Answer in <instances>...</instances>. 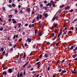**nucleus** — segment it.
Wrapping results in <instances>:
<instances>
[{"instance_id": "34", "label": "nucleus", "mask_w": 77, "mask_h": 77, "mask_svg": "<svg viewBox=\"0 0 77 77\" xmlns=\"http://www.w3.org/2000/svg\"><path fill=\"white\" fill-rule=\"evenodd\" d=\"M13 50H14V49H13V48H11V49H10V51L11 52V51H13Z\"/></svg>"}, {"instance_id": "21", "label": "nucleus", "mask_w": 77, "mask_h": 77, "mask_svg": "<svg viewBox=\"0 0 77 77\" xmlns=\"http://www.w3.org/2000/svg\"><path fill=\"white\" fill-rule=\"evenodd\" d=\"M42 15L40 14L39 15V18L40 19H41V18H42Z\"/></svg>"}, {"instance_id": "48", "label": "nucleus", "mask_w": 77, "mask_h": 77, "mask_svg": "<svg viewBox=\"0 0 77 77\" xmlns=\"http://www.w3.org/2000/svg\"><path fill=\"white\" fill-rule=\"evenodd\" d=\"M48 8V7H46L45 8V10H47V9Z\"/></svg>"}, {"instance_id": "12", "label": "nucleus", "mask_w": 77, "mask_h": 77, "mask_svg": "<svg viewBox=\"0 0 77 77\" xmlns=\"http://www.w3.org/2000/svg\"><path fill=\"white\" fill-rule=\"evenodd\" d=\"M8 43L9 44V46H10V47H11L12 45V43H11V42H9Z\"/></svg>"}, {"instance_id": "38", "label": "nucleus", "mask_w": 77, "mask_h": 77, "mask_svg": "<svg viewBox=\"0 0 77 77\" xmlns=\"http://www.w3.org/2000/svg\"><path fill=\"white\" fill-rule=\"evenodd\" d=\"M59 62V60H58L57 61H56V63L57 64Z\"/></svg>"}, {"instance_id": "55", "label": "nucleus", "mask_w": 77, "mask_h": 77, "mask_svg": "<svg viewBox=\"0 0 77 77\" xmlns=\"http://www.w3.org/2000/svg\"><path fill=\"white\" fill-rule=\"evenodd\" d=\"M72 74H75L76 72H74V71H73V72H72Z\"/></svg>"}, {"instance_id": "59", "label": "nucleus", "mask_w": 77, "mask_h": 77, "mask_svg": "<svg viewBox=\"0 0 77 77\" xmlns=\"http://www.w3.org/2000/svg\"><path fill=\"white\" fill-rule=\"evenodd\" d=\"M37 34V32H36V31H35V35H36Z\"/></svg>"}, {"instance_id": "27", "label": "nucleus", "mask_w": 77, "mask_h": 77, "mask_svg": "<svg viewBox=\"0 0 77 77\" xmlns=\"http://www.w3.org/2000/svg\"><path fill=\"white\" fill-rule=\"evenodd\" d=\"M21 60L20 59L18 61V62L19 63H20V62H21Z\"/></svg>"}, {"instance_id": "64", "label": "nucleus", "mask_w": 77, "mask_h": 77, "mask_svg": "<svg viewBox=\"0 0 77 77\" xmlns=\"http://www.w3.org/2000/svg\"><path fill=\"white\" fill-rule=\"evenodd\" d=\"M34 24H32V25H31V27H34Z\"/></svg>"}, {"instance_id": "51", "label": "nucleus", "mask_w": 77, "mask_h": 77, "mask_svg": "<svg viewBox=\"0 0 77 77\" xmlns=\"http://www.w3.org/2000/svg\"><path fill=\"white\" fill-rule=\"evenodd\" d=\"M16 46H17V45H14V46H13L14 48H15L16 47Z\"/></svg>"}, {"instance_id": "4", "label": "nucleus", "mask_w": 77, "mask_h": 77, "mask_svg": "<svg viewBox=\"0 0 77 77\" xmlns=\"http://www.w3.org/2000/svg\"><path fill=\"white\" fill-rule=\"evenodd\" d=\"M3 75H5H5H7V72H6V71H5L3 72Z\"/></svg>"}, {"instance_id": "30", "label": "nucleus", "mask_w": 77, "mask_h": 77, "mask_svg": "<svg viewBox=\"0 0 77 77\" xmlns=\"http://www.w3.org/2000/svg\"><path fill=\"white\" fill-rule=\"evenodd\" d=\"M72 11H73V10L72 9L70 10H69V12H72Z\"/></svg>"}, {"instance_id": "24", "label": "nucleus", "mask_w": 77, "mask_h": 77, "mask_svg": "<svg viewBox=\"0 0 77 77\" xmlns=\"http://www.w3.org/2000/svg\"><path fill=\"white\" fill-rule=\"evenodd\" d=\"M52 37H54V33H52Z\"/></svg>"}, {"instance_id": "46", "label": "nucleus", "mask_w": 77, "mask_h": 77, "mask_svg": "<svg viewBox=\"0 0 77 77\" xmlns=\"http://www.w3.org/2000/svg\"><path fill=\"white\" fill-rule=\"evenodd\" d=\"M3 28L2 27L0 28V30L1 31H2V30H3Z\"/></svg>"}, {"instance_id": "63", "label": "nucleus", "mask_w": 77, "mask_h": 77, "mask_svg": "<svg viewBox=\"0 0 77 77\" xmlns=\"http://www.w3.org/2000/svg\"><path fill=\"white\" fill-rule=\"evenodd\" d=\"M2 54H5V51L2 52Z\"/></svg>"}, {"instance_id": "6", "label": "nucleus", "mask_w": 77, "mask_h": 77, "mask_svg": "<svg viewBox=\"0 0 77 77\" xmlns=\"http://www.w3.org/2000/svg\"><path fill=\"white\" fill-rule=\"evenodd\" d=\"M60 39V38L59 37L57 36V39L56 40V41L57 42V41H59Z\"/></svg>"}, {"instance_id": "18", "label": "nucleus", "mask_w": 77, "mask_h": 77, "mask_svg": "<svg viewBox=\"0 0 77 77\" xmlns=\"http://www.w3.org/2000/svg\"><path fill=\"white\" fill-rule=\"evenodd\" d=\"M64 70H63L62 72V73H65V72H66V71L65 70V69H64Z\"/></svg>"}, {"instance_id": "2", "label": "nucleus", "mask_w": 77, "mask_h": 77, "mask_svg": "<svg viewBox=\"0 0 77 77\" xmlns=\"http://www.w3.org/2000/svg\"><path fill=\"white\" fill-rule=\"evenodd\" d=\"M26 11L28 12V13H29V12H30V8H26Z\"/></svg>"}, {"instance_id": "40", "label": "nucleus", "mask_w": 77, "mask_h": 77, "mask_svg": "<svg viewBox=\"0 0 77 77\" xmlns=\"http://www.w3.org/2000/svg\"><path fill=\"white\" fill-rule=\"evenodd\" d=\"M73 48L74 47H73V46H72L70 48V50H73Z\"/></svg>"}, {"instance_id": "5", "label": "nucleus", "mask_w": 77, "mask_h": 77, "mask_svg": "<svg viewBox=\"0 0 77 77\" xmlns=\"http://www.w3.org/2000/svg\"><path fill=\"white\" fill-rule=\"evenodd\" d=\"M38 36H42V33L39 32H38Z\"/></svg>"}, {"instance_id": "17", "label": "nucleus", "mask_w": 77, "mask_h": 77, "mask_svg": "<svg viewBox=\"0 0 77 77\" xmlns=\"http://www.w3.org/2000/svg\"><path fill=\"white\" fill-rule=\"evenodd\" d=\"M18 28H20V26H21V23H19L18 24Z\"/></svg>"}, {"instance_id": "57", "label": "nucleus", "mask_w": 77, "mask_h": 77, "mask_svg": "<svg viewBox=\"0 0 77 77\" xmlns=\"http://www.w3.org/2000/svg\"><path fill=\"white\" fill-rule=\"evenodd\" d=\"M61 71H62V69H60L59 70L58 72H60Z\"/></svg>"}, {"instance_id": "26", "label": "nucleus", "mask_w": 77, "mask_h": 77, "mask_svg": "<svg viewBox=\"0 0 77 77\" xmlns=\"http://www.w3.org/2000/svg\"><path fill=\"white\" fill-rule=\"evenodd\" d=\"M42 54H41L39 56V58L41 59V57H42Z\"/></svg>"}, {"instance_id": "47", "label": "nucleus", "mask_w": 77, "mask_h": 77, "mask_svg": "<svg viewBox=\"0 0 77 77\" xmlns=\"http://www.w3.org/2000/svg\"><path fill=\"white\" fill-rule=\"evenodd\" d=\"M2 10L4 11H5V8L3 7L2 8Z\"/></svg>"}, {"instance_id": "20", "label": "nucleus", "mask_w": 77, "mask_h": 77, "mask_svg": "<svg viewBox=\"0 0 77 77\" xmlns=\"http://www.w3.org/2000/svg\"><path fill=\"white\" fill-rule=\"evenodd\" d=\"M65 59H64L61 62V63H63V62H64V61H65Z\"/></svg>"}, {"instance_id": "36", "label": "nucleus", "mask_w": 77, "mask_h": 77, "mask_svg": "<svg viewBox=\"0 0 77 77\" xmlns=\"http://www.w3.org/2000/svg\"><path fill=\"white\" fill-rule=\"evenodd\" d=\"M61 11H62V9H60L58 11V12L59 13H61Z\"/></svg>"}, {"instance_id": "49", "label": "nucleus", "mask_w": 77, "mask_h": 77, "mask_svg": "<svg viewBox=\"0 0 77 77\" xmlns=\"http://www.w3.org/2000/svg\"><path fill=\"white\" fill-rule=\"evenodd\" d=\"M39 26L40 27H42V23H41L39 24Z\"/></svg>"}, {"instance_id": "31", "label": "nucleus", "mask_w": 77, "mask_h": 77, "mask_svg": "<svg viewBox=\"0 0 77 77\" xmlns=\"http://www.w3.org/2000/svg\"><path fill=\"white\" fill-rule=\"evenodd\" d=\"M60 33L61 34H62V30H60V33Z\"/></svg>"}, {"instance_id": "10", "label": "nucleus", "mask_w": 77, "mask_h": 77, "mask_svg": "<svg viewBox=\"0 0 77 77\" xmlns=\"http://www.w3.org/2000/svg\"><path fill=\"white\" fill-rule=\"evenodd\" d=\"M57 18V17H54L53 18H52V21H54L56 18Z\"/></svg>"}, {"instance_id": "16", "label": "nucleus", "mask_w": 77, "mask_h": 77, "mask_svg": "<svg viewBox=\"0 0 77 77\" xmlns=\"http://www.w3.org/2000/svg\"><path fill=\"white\" fill-rule=\"evenodd\" d=\"M1 51H4V48H1L0 49Z\"/></svg>"}, {"instance_id": "7", "label": "nucleus", "mask_w": 77, "mask_h": 77, "mask_svg": "<svg viewBox=\"0 0 77 77\" xmlns=\"http://www.w3.org/2000/svg\"><path fill=\"white\" fill-rule=\"evenodd\" d=\"M65 10H69V6H67L65 8Z\"/></svg>"}, {"instance_id": "1", "label": "nucleus", "mask_w": 77, "mask_h": 77, "mask_svg": "<svg viewBox=\"0 0 77 77\" xmlns=\"http://www.w3.org/2000/svg\"><path fill=\"white\" fill-rule=\"evenodd\" d=\"M43 16H44L45 18H47V17H48V14L46 13L45 14V13H44L43 14Z\"/></svg>"}, {"instance_id": "53", "label": "nucleus", "mask_w": 77, "mask_h": 77, "mask_svg": "<svg viewBox=\"0 0 77 77\" xmlns=\"http://www.w3.org/2000/svg\"><path fill=\"white\" fill-rule=\"evenodd\" d=\"M28 25H29V24L28 23H26L25 25V26L26 27V26H28Z\"/></svg>"}, {"instance_id": "54", "label": "nucleus", "mask_w": 77, "mask_h": 77, "mask_svg": "<svg viewBox=\"0 0 77 77\" xmlns=\"http://www.w3.org/2000/svg\"><path fill=\"white\" fill-rule=\"evenodd\" d=\"M50 5V3H48L47 5H46V6H48Z\"/></svg>"}, {"instance_id": "35", "label": "nucleus", "mask_w": 77, "mask_h": 77, "mask_svg": "<svg viewBox=\"0 0 77 77\" xmlns=\"http://www.w3.org/2000/svg\"><path fill=\"white\" fill-rule=\"evenodd\" d=\"M50 3L51 5V4H53V1L51 0V1Z\"/></svg>"}, {"instance_id": "25", "label": "nucleus", "mask_w": 77, "mask_h": 77, "mask_svg": "<svg viewBox=\"0 0 77 77\" xmlns=\"http://www.w3.org/2000/svg\"><path fill=\"white\" fill-rule=\"evenodd\" d=\"M27 68H31V65H28Z\"/></svg>"}, {"instance_id": "62", "label": "nucleus", "mask_w": 77, "mask_h": 77, "mask_svg": "<svg viewBox=\"0 0 77 77\" xmlns=\"http://www.w3.org/2000/svg\"><path fill=\"white\" fill-rule=\"evenodd\" d=\"M39 75V74H37L35 77H38Z\"/></svg>"}, {"instance_id": "9", "label": "nucleus", "mask_w": 77, "mask_h": 77, "mask_svg": "<svg viewBox=\"0 0 77 77\" xmlns=\"http://www.w3.org/2000/svg\"><path fill=\"white\" fill-rule=\"evenodd\" d=\"M77 54H74L73 55L72 57L73 58H75L76 57H77Z\"/></svg>"}, {"instance_id": "37", "label": "nucleus", "mask_w": 77, "mask_h": 77, "mask_svg": "<svg viewBox=\"0 0 77 77\" xmlns=\"http://www.w3.org/2000/svg\"><path fill=\"white\" fill-rule=\"evenodd\" d=\"M19 75L20 77H22V76H23V74L22 73H20L19 74Z\"/></svg>"}, {"instance_id": "50", "label": "nucleus", "mask_w": 77, "mask_h": 77, "mask_svg": "<svg viewBox=\"0 0 77 77\" xmlns=\"http://www.w3.org/2000/svg\"><path fill=\"white\" fill-rule=\"evenodd\" d=\"M60 35H61V34H60V33H59L58 35L57 36L58 37H59V36H60Z\"/></svg>"}, {"instance_id": "3", "label": "nucleus", "mask_w": 77, "mask_h": 77, "mask_svg": "<svg viewBox=\"0 0 77 77\" xmlns=\"http://www.w3.org/2000/svg\"><path fill=\"white\" fill-rule=\"evenodd\" d=\"M8 70V72L9 73H12V70L11 69H9Z\"/></svg>"}, {"instance_id": "19", "label": "nucleus", "mask_w": 77, "mask_h": 77, "mask_svg": "<svg viewBox=\"0 0 77 77\" xmlns=\"http://www.w3.org/2000/svg\"><path fill=\"white\" fill-rule=\"evenodd\" d=\"M8 17L9 18H12V14L9 15L8 16Z\"/></svg>"}, {"instance_id": "15", "label": "nucleus", "mask_w": 77, "mask_h": 77, "mask_svg": "<svg viewBox=\"0 0 77 77\" xmlns=\"http://www.w3.org/2000/svg\"><path fill=\"white\" fill-rule=\"evenodd\" d=\"M58 31H59V30L57 29H55L54 32L55 33H57V32H58Z\"/></svg>"}, {"instance_id": "61", "label": "nucleus", "mask_w": 77, "mask_h": 77, "mask_svg": "<svg viewBox=\"0 0 77 77\" xmlns=\"http://www.w3.org/2000/svg\"><path fill=\"white\" fill-rule=\"evenodd\" d=\"M50 67H49V66H48V71H49L50 70Z\"/></svg>"}, {"instance_id": "32", "label": "nucleus", "mask_w": 77, "mask_h": 77, "mask_svg": "<svg viewBox=\"0 0 77 77\" xmlns=\"http://www.w3.org/2000/svg\"><path fill=\"white\" fill-rule=\"evenodd\" d=\"M12 6H13V7H15V5L14 4H12Z\"/></svg>"}, {"instance_id": "41", "label": "nucleus", "mask_w": 77, "mask_h": 77, "mask_svg": "<svg viewBox=\"0 0 77 77\" xmlns=\"http://www.w3.org/2000/svg\"><path fill=\"white\" fill-rule=\"evenodd\" d=\"M9 3H12V0H9Z\"/></svg>"}, {"instance_id": "28", "label": "nucleus", "mask_w": 77, "mask_h": 77, "mask_svg": "<svg viewBox=\"0 0 77 77\" xmlns=\"http://www.w3.org/2000/svg\"><path fill=\"white\" fill-rule=\"evenodd\" d=\"M8 53H7L5 54V55L6 56V57H8Z\"/></svg>"}, {"instance_id": "56", "label": "nucleus", "mask_w": 77, "mask_h": 77, "mask_svg": "<svg viewBox=\"0 0 77 77\" xmlns=\"http://www.w3.org/2000/svg\"><path fill=\"white\" fill-rule=\"evenodd\" d=\"M40 62H38L36 64L37 65H39V63H40Z\"/></svg>"}, {"instance_id": "60", "label": "nucleus", "mask_w": 77, "mask_h": 77, "mask_svg": "<svg viewBox=\"0 0 77 77\" xmlns=\"http://www.w3.org/2000/svg\"><path fill=\"white\" fill-rule=\"evenodd\" d=\"M16 36V35H14L13 36V39H15Z\"/></svg>"}, {"instance_id": "33", "label": "nucleus", "mask_w": 77, "mask_h": 77, "mask_svg": "<svg viewBox=\"0 0 77 77\" xmlns=\"http://www.w3.org/2000/svg\"><path fill=\"white\" fill-rule=\"evenodd\" d=\"M13 23H14V24H15V23H17V22L16 20H14V21H13Z\"/></svg>"}, {"instance_id": "52", "label": "nucleus", "mask_w": 77, "mask_h": 77, "mask_svg": "<svg viewBox=\"0 0 77 77\" xmlns=\"http://www.w3.org/2000/svg\"><path fill=\"white\" fill-rule=\"evenodd\" d=\"M47 44H48V45H50V42H47Z\"/></svg>"}, {"instance_id": "44", "label": "nucleus", "mask_w": 77, "mask_h": 77, "mask_svg": "<svg viewBox=\"0 0 77 77\" xmlns=\"http://www.w3.org/2000/svg\"><path fill=\"white\" fill-rule=\"evenodd\" d=\"M37 20H39V16H37L36 17Z\"/></svg>"}, {"instance_id": "45", "label": "nucleus", "mask_w": 77, "mask_h": 77, "mask_svg": "<svg viewBox=\"0 0 77 77\" xmlns=\"http://www.w3.org/2000/svg\"><path fill=\"white\" fill-rule=\"evenodd\" d=\"M73 47H75V48L76 47V45L75 44L72 46Z\"/></svg>"}, {"instance_id": "23", "label": "nucleus", "mask_w": 77, "mask_h": 77, "mask_svg": "<svg viewBox=\"0 0 77 77\" xmlns=\"http://www.w3.org/2000/svg\"><path fill=\"white\" fill-rule=\"evenodd\" d=\"M8 6L10 8H12V5H8Z\"/></svg>"}, {"instance_id": "43", "label": "nucleus", "mask_w": 77, "mask_h": 77, "mask_svg": "<svg viewBox=\"0 0 77 77\" xmlns=\"http://www.w3.org/2000/svg\"><path fill=\"white\" fill-rule=\"evenodd\" d=\"M5 64H2V67H4V66H5Z\"/></svg>"}, {"instance_id": "11", "label": "nucleus", "mask_w": 77, "mask_h": 77, "mask_svg": "<svg viewBox=\"0 0 77 77\" xmlns=\"http://www.w3.org/2000/svg\"><path fill=\"white\" fill-rule=\"evenodd\" d=\"M26 53L25 52L24 53V55L23 57V58H25L24 59H26Z\"/></svg>"}, {"instance_id": "13", "label": "nucleus", "mask_w": 77, "mask_h": 77, "mask_svg": "<svg viewBox=\"0 0 77 77\" xmlns=\"http://www.w3.org/2000/svg\"><path fill=\"white\" fill-rule=\"evenodd\" d=\"M31 41H32V39L31 38H28V42H31Z\"/></svg>"}, {"instance_id": "22", "label": "nucleus", "mask_w": 77, "mask_h": 77, "mask_svg": "<svg viewBox=\"0 0 77 77\" xmlns=\"http://www.w3.org/2000/svg\"><path fill=\"white\" fill-rule=\"evenodd\" d=\"M47 1L45 0L44 1V3H45V5H46V4H47Z\"/></svg>"}, {"instance_id": "58", "label": "nucleus", "mask_w": 77, "mask_h": 77, "mask_svg": "<svg viewBox=\"0 0 77 77\" xmlns=\"http://www.w3.org/2000/svg\"><path fill=\"white\" fill-rule=\"evenodd\" d=\"M26 65H26V64H25V65H23V68H25V67L26 66Z\"/></svg>"}, {"instance_id": "14", "label": "nucleus", "mask_w": 77, "mask_h": 77, "mask_svg": "<svg viewBox=\"0 0 77 77\" xmlns=\"http://www.w3.org/2000/svg\"><path fill=\"white\" fill-rule=\"evenodd\" d=\"M42 65L41 64H38V67H37L38 68H39L40 66H41Z\"/></svg>"}, {"instance_id": "29", "label": "nucleus", "mask_w": 77, "mask_h": 77, "mask_svg": "<svg viewBox=\"0 0 77 77\" xmlns=\"http://www.w3.org/2000/svg\"><path fill=\"white\" fill-rule=\"evenodd\" d=\"M58 25V24H56L54 25V27H57V26Z\"/></svg>"}, {"instance_id": "8", "label": "nucleus", "mask_w": 77, "mask_h": 77, "mask_svg": "<svg viewBox=\"0 0 77 77\" xmlns=\"http://www.w3.org/2000/svg\"><path fill=\"white\" fill-rule=\"evenodd\" d=\"M45 57H48V56H49V55L48 54L46 53V54H45Z\"/></svg>"}, {"instance_id": "42", "label": "nucleus", "mask_w": 77, "mask_h": 77, "mask_svg": "<svg viewBox=\"0 0 77 77\" xmlns=\"http://www.w3.org/2000/svg\"><path fill=\"white\" fill-rule=\"evenodd\" d=\"M29 28H32V25L31 24H30L29 25Z\"/></svg>"}, {"instance_id": "39", "label": "nucleus", "mask_w": 77, "mask_h": 77, "mask_svg": "<svg viewBox=\"0 0 77 77\" xmlns=\"http://www.w3.org/2000/svg\"><path fill=\"white\" fill-rule=\"evenodd\" d=\"M22 38H20L19 40V42H21V41H22Z\"/></svg>"}]
</instances>
